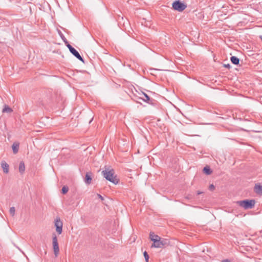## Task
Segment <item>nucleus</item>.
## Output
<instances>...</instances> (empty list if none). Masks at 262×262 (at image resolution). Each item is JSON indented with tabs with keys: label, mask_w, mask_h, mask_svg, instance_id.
I'll use <instances>...</instances> for the list:
<instances>
[{
	"label": "nucleus",
	"mask_w": 262,
	"mask_h": 262,
	"mask_svg": "<svg viewBox=\"0 0 262 262\" xmlns=\"http://www.w3.org/2000/svg\"><path fill=\"white\" fill-rule=\"evenodd\" d=\"M25 170V166L24 162L21 161L19 165V171L20 173H24Z\"/></svg>",
	"instance_id": "obj_13"
},
{
	"label": "nucleus",
	"mask_w": 262,
	"mask_h": 262,
	"mask_svg": "<svg viewBox=\"0 0 262 262\" xmlns=\"http://www.w3.org/2000/svg\"><path fill=\"white\" fill-rule=\"evenodd\" d=\"M1 166L3 169V171L5 173H8L9 172V166L8 164L6 163L5 161H2L1 162Z\"/></svg>",
	"instance_id": "obj_10"
},
{
	"label": "nucleus",
	"mask_w": 262,
	"mask_h": 262,
	"mask_svg": "<svg viewBox=\"0 0 262 262\" xmlns=\"http://www.w3.org/2000/svg\"><path fill=\"white\" fill-rule=\"evenodd\" d=\"M65 43L66 44L67 47L69 49V51L77 59H78L79 60L82 61V62H84V59L81 56L80 54L78 53V52L74 48H73L71 45H70L68 41H65Z\"/></svg>",
	"instance_id": "obj_5"
},
{
	"label": "nucleus",
	"mask_w": 262,
	"mask_h": 262,
	"mask_svg": "<svg viewBox=\"0 0 262 262\" xmlns=\"http://www.w3.org/2000/svg\"><path fill=\"white\" fill-rule=\"evenodd\" d=\"M101 173L107 181L114 184H117L118 183V180L117 179L116 176L115 175L114 169H110L105 167V169L102 171Z\"/></svg>",
	"instance_id": "obj_1"
},
{
	"label": "nucleus",
	"mask_w": 262,
	"mask_h": 262,
	"mask_svg": "<svg viewBox=\"0 0 262 262\" xmlns=\"http://www.w3.org/2000/svg\"><path fill=\"white\" fill-rule=\"evenodd\" d=\"M230 60L231 62L235 65H238L239 63V59L236 56H231Z\"/></svg>",
	"instance_id": "obj_12"
},
{
	"label": "nucleus",
	"mask_w": 262,
	"mask_h": 262,
	"mask_svg": "<svg viewBox=\"0 0 262 262\" xmlns=\"http://www.w3.org/2000/svg\"><path fill=\"white\" fill-rule=\"evenodd\" d=\"M202 193H203L202 192L200 191H198L197 192H196L197 194H198V195L201 194Z\"/></svg>",
	"instance_id": "obj_26"
},
{
	"label": "nucleus",
	"mask_w": 262,
	"mask_h": 262,
	"mask_svg": "<svg viewBox=\"0 0 262 262\" xmlns=\"http://www.w3.org/2000/svg\"><path fill=\"white\" fill-rule=\"evenodd\" d=\"M237 203L239 206L244 208L246 209L252 208L255 205V201L254 200H245L238 201Z\"/></svg>",
	"instance_id": "obj_2"
},
{
	"label": "nucleus",
	"mask_w": 262,
	"mask_h": 262,
	"mask_svg": "<svg viewBox=\"0 0 262 262\" xmlns=\"http://www.w3.org/2000/svg\"><path fill=\"white\" fill-rule=\"evenodd\" d=\"M68 190H69V188L66 186H64L62 188L61 192L63 194H66L68 192Z\"/></svg>",
	"instance_id": "obj_19"
},
{
	"label": "nucleus",
	"mask_w": 262,
	"mask_h": 262,
	"mask_svg": "<svg viewBox=\"0 0 262 262\" xmlns=\"http://www.w3.org/2000/svg\"><path fill=\"white\" fill-rule=\"evenodd\" d=\"M61 33V37L62 38V39L63 40L64 42H65V41H67V39H66L65 37L63 36V35L62 34L61 32H60Z\"/></svg>",
	"instance_id": "obj_23"
},
{
	"label": "nucleus",
	"mask_w": 262,
	"mask_h": 262,
	"mask_svg": "<svg viewBox=\"0 0 262 262\" xmlns=\"http://www.w3.org/2000/svg\"><path fill=\"white\" fill-rule=\"evenodd\" d=\"M13 111L12 109L9 106L5 105L4 108L3 109V113H11Z\"/></svg>",
	"instance_id": "obj_15"
},
{
	"label": "nucleus",
	"mask_w": 262,
	"mask_h": 262,
	"mask_svg": "<svg viewBox=\"0 0 262 262\" xmlns=\"http://www.w3.org/2000/svg\"><path fill=\"white\" fill-rule=\"evenodd\" d=\"M222 262H231L228 259H225L222 260Z\"/></svg>",
	"instance_id": "obj_25"
},
{
	"label": "nucleus",
	"mask_w": 262,
	"mask_h": 262,
	"mask_svg": "<svg viewBox=\"0 0 262 262\" xmlns=\"http://www.w3.org/2000/svg\"><path fill=\"white\" fill-rule=\"evenodd\" d=\"M254 192L258 194H262V185L259 183L255 184L254 187Z\"/></svg>",
	"instance_id": "obj_8"
},
{
	"label": "nucleus",
	"mask_w": 262,
	"mask_h": 262,
	"mask_svg": "<svg viewBox=\"0 0 262 262\" xmlns=\"http://www.w3.org/2000/svg\"><path fill=\"white\" fill-rule=\"evenodd\" d=\"M224 67H225V68H228V69H229L231 68V66L229 63H228V64H224Z\"/></svg>",
	"instance_id": "obj_22"
},
{
	"label": "nucleus",
	"mask_w": 262,
	"mask_h": 262,
	"mask_svg": "<svg viewBox=\"0 0 262 262\" xmlns=\"http://www.w3.org/2000/svg\"><path fill=\"white\" fill-rule=\"evenodd\" d=\"M141 95L143 96V97H140V99H141L143 101H144L145 102L151 103V100H150V97L148 95H147L144 92H142Z\"/></svg>",
	"instance_id": "obj_9"
},
{
	"label": "nucleus",
	"mask_w": 262,
	"mask_h": 262,
	"mask_svg": "<svg viewBox=\"0 0 262 262\" xmlns=\"http://www.w3.org/2000/svg\"><path fill=\"white\" fill-rule=\"evenodd\" d=\"M143 255L146 260V262H148L149 256L147 252L146 251H144L143 253Z\"/></svg>",
	"instance_id": "obj_20"
},
{
	"label": "nucleus",
	"mask_w": 262,
	"mask_h": 262,
	"mask_svg": "<svg viewBox=\"0 0 262 262\" xmlns=\"http://www.w3.org/2000/svg\"><path fill=\"white\" fill-rule=\"evenodd\" d=\"M97 195V196L99 199H100L102 201L104 199H103V196L102 195H101L100 194H98V193Z\"/></svg>",
	"instance_id": "obj_24"
},
{
	"label": "nucleus",
	"mask_w": 262,
	"mask_h": 262,
	"mask_svg": "<svg viewBox=\"0 0 262 262\" xmlns=\"http://www.w3.org/2000/svg\"><path fill=\"white\" fill-rule=\"evenodd\" d=\"M172 7L174 10L182 12L186 8L187 5L180 0H176L173 2Z\"/></svg>",
	"instance_id": "obj_4"
},
{
	"label": "nucleus",
	"mask_w": 262,
	"mask_h": 262,
	"mask_svg": "<svg viewBox=\"0 0 262 262\" xmlns=\"http://www.w3.org/2000/svg\"><path fill=\"white\" fill-rule=\"evenodd\" d=\"M12 148L14 154H16L18 152V151L19 144L14 143L12 146Z\"/></svg>",
	"instance_id": "obj_16"
},
{
	"label": "nucleus",
	"mask_w": 262,
	"mask_h": 262,
	"mask_svg": "<svg viewBox=\"0 0 262 262\" xmlns=\"http://www.w3.org/2000/svg\"><path fill=\"white\" fill-rule=\"evenodd\" d=\"M62 222L60 221L59 218H56L55 221V226L56 227V230L57 232L60 234L62 231Z\"/></svg>",
	"instance_id": "obj_7"
},
{
	"label": "nucleus",
	"mask_w": 262,
	"mask_h": 262,
	"mask_svg": "<svg viewBox=\"0 0 262 262\" xmlns=\"http://www.w3.org/2000/svg\"><path fill=\"white\" fill-rule=\"evenodd\" d=\"M151 248H163L169 245V241L166 239L160 238V239H154Z\"/></svg>",
	"instance_id": "obj_3"
},
{
	"label": "nucleus",
	"mask_w": 262,
	"mask_h": 262,
	"mask_svg": "<svg viewBox=\"0 0 262 262\" xmlns=\"http://www.w3.org/2000/svg\"><path fill=\"white\" fill-rule=\"evenodd\" d=\"M53 246L54 253L55 256H57L59 252V248L58 243L57 237L55 233L53 234Z\"/></svg>",
	"instance_id": "obj_6"
},
{
	"label": "nucleus",
	"mask_w": 262,
	"mask_h": 262,
	"mask_svg": "<svg viewBox=\"0 0 262 262\" xmlns=\"http://www.w3.org/2000/svg\"><path fill=\"white\" fill-rule=\"evenodd\" d=\"M150 238L153 242L154 239H160L161 237L157 235L154 234V233L150 232L149 234Z\"/></svg>",
	"instance_id": "obj_14"
},
{
	"label": "nucleus",
	"mask_w": 262,
	"mask_h": 262,
	"mask_svg": "<svg viewBox=\"0 0 262 262\" xmlns=\"http://www.w3.org/2000/svg\"><path fill=\"white\" fill-rule=\"evenodd\" d=\"M92 173L91 172H86L85 174V177L84 179V182L86 184L89 185L92 182Z\"/></svg>",
	"instance_id": "obj_11"
},
{
	"label": "nucleus",
	"mask_w": 262,
	"mask_h": 262,
	"mask_svg": "<svg viewBox=\"0 0 262 262\" xmlns=\"http://www.w3.org/2000/svg\"><path fill=\"white\" fill-rule=\"evenodd\" d=\"M9 212L12 216H14L15 215V207H11L9 210Z\"/></svg>",
	"instance_id": "obj_18"
},
{
	"label": "nucleus",
	"mask_w": 262,
	"mask_h": 262,
	"mask_svg": "<svg viewBox=\"0 0 262 262\" xmlns=\"http://www.w3.org/2000/svg\"><path fill=\"white\" fill-rule=\"evenodd\" d=\"M203 172L207 175L210 174L212 173V171H211V169L210 168V167L209 166H205L203 168Z\"/></svg>",
	"instance_id": "obj_17"
},
{
	"label": "nucleus",
	"mask_w": 262,
	"mask_h": 262,
	"mask_svg": "<svg viewBox=\"0 0 262 262\" xmlns=\"http://www.w3.org/2000/svg\"><path fill=\"white\" fill-rule=\"evenodd\" d=\"M214 189H215V186H214L213 184L210 185V186L209 187V189L210 191H213Z\"/></svg>",
	"instance_id": "obj_21"
}]
</instances>
